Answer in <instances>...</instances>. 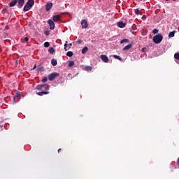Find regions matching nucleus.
Returning <instances> with one entry per match:
<instances>
[{"label":"nucleus","instance_id":"f257e3e1","mask_svg":"<svg viewBox=\"0 0 179 179\" xmlns=\"http://www.w3.org/2000/svg\"><path fill=\"white\" fill-rule=\"evenodd\" d=\"M34 5V0H29L25 6H24L23 11L24 12H28V10H30L31 8H33V6Z\"/></svg>","mask_w":179,"mask_h":179},{"label":"nucleus","instance_id":"f03ea898","mask_svg":"<svg viewBox=\"0 0 179 179\" xmlns=\"http://www.w3.org/2000/svg\"><path fill=\"white\" fill-rule=\"evenodd\" d=\"M36 90H42L44 92V90H50V85L48 84H44V85H38L36 87Z\"/></svg>","mask_w":179,"mask_h":179},{"label":"nucleus","instance_id":"7ed1b4c3","mask_svg":"<svg viewBox=\"0 0 179 179\" xmlns=\"http://www.w3.org/2000/svg\"><path fill=\"white\" fill-rule=\"evenodd\" d=\"M152 40L155 44H160L163 40V36L162 34H157L153 37Z\"/></svg>","mask_w":179,"mask_h":179},{"label":"nucleus","instance_id":"20e7f679","mask_svg":"<svg viewBox=\"0 0 179 179\" xmlns=\"http://www.w3.org/2000/svg\"><path fill=\"white\" fill-rule=\"evenodd\" d=\"M58 76H59V73H52L49 75L48 80H50V81H52L56 78H58Z\"/></svg>","mask_w":179,"mask_h":179},{"label":"nucleus","instance_id":"39448f33","mask_svg":"<svg viewBox=\"0 0 179 179\" xmlns=\"http://www.w3.org/2000/svg\"><path fill=\"white\" fill-rule=\"evenodd\" d=\"M48 23L50 26V30H54V29H55V23H54V21H52V20H49L48 21Z\"/></svg>","mask_w":179,"mask_h":179},{"label":"nucleus","instance_id":"423d86ee","mask_svg":"<svg viewBox=\"0 0 179 179\" xmlns=\"http://www.w3.org/2000/svg\"><path fill=\"white\" fill-rule=\"evenodd\" d=\"M101 59L103 61V62H105L106 64L108 62V57H107V55H101Z\"/></svg>","mask_w":179,"mask_h":179},{"label":"nucleus","instance_id":"0eeeda50","mask_svg":"<svg viewBox=\"0 0 179 179\" xmlns=\"http://www.w3.org/2000/svg\"><path fill=\"white\" fill-rule=\"evenodd\" d=\"M81 26L83 29H87V21H86V20H83L81 21Z\"/></svg>","mask_w":179,"mask_h":179},{"label":"nucleus","instance_id":"6e6552de","mask_svg":"<svg viewBox=\"0 0 179 179\" xmlns=\"http://www.w3.org/2000/svg\"><path fill=\"white\" fill-rule=\"evenodd\" d=\"M52 8V3H48L45 5V9H46L47 12H48V10H51Z\"/></svg>","mask_w":179,"mask_h":179},{"label":"nucleus","instance_id":"1a4fd4ad","mask_svg":"<svg viewBox=\"0 0 179 179\" xmlns=\"http://www.w3.org/2000/svg\"><path fill=\"white\" fill-rule=\"evenodd\" d=\"M52 19H53V21L55 22H59V20H61V15H54L52 17Z\"/></svg>","mask_w":179,"mask_h":179},{"label":"nucleus","instance_id":"9d476101","mask_svg":"<svg viewBox=\"0 0 179 179\" xmlns=\"http://www.w3.org/2000/svg\"><path fill=\"white\" fill-rule=\"evenodd\" d=\"M24 5V0H18V8H22Z\"/></svg>","mask_w":179,"mask_h":179},{"label":"nucleus","instance_id":"9b49d317","mask_svg":"<svg viewBox=\"0 0 179 179\" xmlns=\"http://www.w3.org/2000/svg\"><path fill=\"white\" fill-rule=\"evenodd\" d=\"M131 48H132V43L126 45V46L123 48V51H127V50H131Z\"/></svg>","mask_w":179,"mask_h":179},{"label":"nucleus","instance_id":"f8f14e48","mask_svg":"<svg viewBox=\"0 0 179 179\" xmlns=\"http://www.w3.org/2000/svg\"><path fill=\"white\" fill-rule=\"evenodd\" d=\"M16 3H17V0H14L13 1L10 2L9 3L10 8H13V6H16Z\"/></svg>","mask_w":179,"mask_h":179},{"label":"nucleus","instance_id":"ddd939ff","mask_svg":"<svg viewBox=\"0 0 179 179\" xmlns=\"http://www.w3.org/2000/svg\"><path fill=\"white\" fill-rule=\"evenodd\" d=\"M50 93L48 91H43V92H39L37 93L38 96H44V94H48Z\"/></svg>","mask_w":179,"mask_h":179},{"label":"nucleus","instance_id":"4468645a","mask_svg":"<svg viewBox=\"0 0 179 179\" xmlns=\"http://www.w3.org/2000/svg\"><path fill=\"white\" fill-rule=\"evenodd\" d=\"M118 27H120V29H124V27H125V23L122 22H119L117 23Z\"/></svg>","mask_w":179,"mask_h":179},{"label":"nucleus","instance_id":"2eb2a0df","mask_svg":"<svg viewBox=\"0 0 179 179\" xmlns=\"http://www.w3.org/2000/svg\"><path fill=\"white\" fill-rule=\"evenodd\" d=\"M51 64L53 66H57L58 62H57V59H52Z\"/></svg>","mask_w":179,"mask_h":179},{"label":"nucleus","instance_id":"dca6fc26","mask_svg":"<svg viewBox=\"0 0 179 179\" xmlns=\"http://www.w3.org/2000/svg\"><path fill=\"white\" fill-rule=\"evenodd\" d=\"M89 50V48L87 47H84L82 50V54H86L87 51Z\"/></svg>","mask_w":179,"mask_h":179},{"label":"nucleus","instance_id":"f3484780","mask_svg":"<svg viewBox=\"0 0 179 179\" xmlns=\"http://www.w3.org/2000/svg\"><path fill=\"white\" fill-rule=\"evenodd\" d=\"M134 13H136V15H142V11L141 10H139V8H136L134 10Z\"/></svg>","mask_w":179,"mask_h":179},{"label":"nucleus","instance_id":"a211bd4d","mask_svg":"<svg viewBox=\"0 0 179 179\" xmlns=\"http://www.w3.org/2000/svg\"><path fill=\"white\" fill-rule=\"evenodd\" d=\"M20 93H19V92H17L16 93V94H15V96H14V98H13V101H14V103H17V101H16V97H20Z\"/></svg>","mask_w":179,"mask_h":179},{"label":"nucleus","instance_id":"6ab92c4d","mask_svg":"<svg viewBox=\"0 0 179 179\" xmlns=\"http://www.w3.org/2000/svg\"><path fill=\"white\" fill-rule=\"evenodd\" d=\"M176 33V31H171V32L169 34V38L174 37Z\"/></svg>","mask_w":179,"mask_h":179},{"label":"nucleus","instance_id":"aec40b11","mask_svg":"<svg viewBox=\"0 0 179 179\" xmlns=\"http://www.w3.org/2000/svg\"><path fill=\"white\" fill-rule=\"evenodd\" d=\"M92 69H93V67H92L90 66H85V71L87 72H90V71H92Z\"/></svg>","mask_w":179,"mask_h":179},{"label":"nucleus","instance_id":"412c9836","mask_svg":"<svg viewBox=\"0 0 179 179\" xmlns=\"http://www.w3.org/2000/svg\"><path fill=\"white\" fill-rule=\"evenodd\" d=\"M22 43H29V38L28 37H25L24 38L21 39Z\"/></svg>","mask_w":179,"mask_h":179},{"label":"nucleus","instance_id":"4be33fe9","mask_svg":"<svg viewBox=\"0 0 179 179\" xmlns=\"http://www.w3.org/2000/svg\"><path fill=\"white\" fill-rule=\"evenodd\" d=\"M68 65H69V68H71V67L73 66V65H75V62L72 61V60L69 61Z\"/></svg>","mask_w":179,"mask_h":179},{"label":"nucleus","instance_id":"5701e85b","mask_svg":"<svg viewBox=\"0 0 179 179\" xmlns=\"http://www.w3.org/2000/svg\"><path fill=\"white\" fill-rule=\"evenodd\" d=\"M49 52L50 54H54L55 52V49H54V48H50Z\"/></svg>","mask_w":179,"mask_h":179},{"label":"nucleus","instance_id":"b1692460","mask_svg":"<svg viewBox=\"0 0 179 179\" xmlns=\"http://www.w3.org/2000/svg\"><path fill=\"white\" fill-rule=\"evenodd\" d=\"M67 57H73V52L69 51L66 52Z\"/></svg>","mask_w":179,"mask_h":179},{"label":"nucleus","instance_id":"393cba45","mask_svg":"<svg viewBox=\"0 0 179 179\" xmlns=\"http://www.w3.org/2000/svg\"><path fill=\"white\" fill-rule=\"evenodd\" d=\"M124 43H129V39H123L120 41V44H124Z\"/></svg>","mask_w":179,"mask_h":179},{"label":"nucleus","instance_id":"a878e982","mask_svg":"<svg viewBox=\"0 0 179 179\" xmlns=\"http://www.w3.org/2000/svg\"><path fill=\"white\" fill-rule=\"evenodd\" d=\"M114 58H115L116 59H119V61H122V59L121 58V57L118 56V55H113Z\"/></svg>","mask_w":179,"mask_h":179},{"label":"nucleus","instance_id":"bb28decb","mask_svg":"<svg viewBox=\"0 0 179 179\" xmlns=\"http://www.w3.org/2000/svg\"><path fill=\"white\" fill-rule=\"evenodd\" d=\"M44 47H45V48H48V47H50V43L49 42H45L44 43Z\"/></svg>","mask_w":179,"mask_h":179},{"label":"nucleus","instance_id":"cd10ccee","mask_svg":"<svg viewBox=\"0 0 179 179\" xmlns=\"http://www.w3.org/2000/svg\"><path fill=\"white\" fill-rule=\"evenodd\" d=\"M152 33L153 34H157V33H159V29H153Z\"/></svg>","mask_w":179,"mask_h":179},{"label":"nucleus","instance_id":"c85d7f7f","mask_svg":"<svg viewBox=\"0 0 179 179\" xmlns=\"http://www.w3.org/2000/svg\"><path fill=\"white\" fill-rule=\"evenodd\" d=\"M47 80H48V78H47V77H44V78L42 79L43 83H45V82H47Z\"/></svg>","mask_w":179,"mask_h":179},{"label":"nucleus","instance_id":"c756f323","mask_svg":"<svg viewBox=\"0 0 179 179\" xmlns=\"http://www.w3.org/2000/svg\"><path fill=\"white\" fill-rule=\"evenodd\" d=\"M174 58H176V59H179V53H176L174 55Z\"/></svg>","mask_w":179,"mask_h":179},{"label":"nucleus","instance_id":"7c9ffc66","mask_svg":"<svg viewBox=\"0 0 179 179\" xmlns=\"http://www.w3.org/2000/svg\"><path fill=\"white\" fill-rule=\"evenodd\" d=\"M66 47H68V41H66V43L64 44V50H65V51H68V50L66 49Z\"/></svg>","mask_w":179,"mask_h":179},{"label":"nucleus","instance_id":"2f4dec72","mask_svg":"<svg viewBox=\"0 0 179 179\" xmlns=\"http://www.w3.org/2000/svg\"><path fill=\"white\" fill-rule=\"evenodd\" d=\"M41 71H44V68L43 67H39L38 68V71L40 72Z\"/></svg>","mask_w":179,"mask_h":179},{"label":"nucleus","instance_id":"473e14b6","mask_svg":"<svg viewBox=\"0 0 179 179\" xmlns=\"http://www.w3.org/2000/svg\"><path fill=\"white\" fill-rule=\"evenodd\" d=\"M44 34L45 36H50V32L48 31H45Z\"/></svg>","mask_w":179,"mask_h":179},{"label":"nucleus","instance_id":"72a5a7b5","mask_svg":"<svg viewBox=\"0 0 179 179\" xmlns=\"http://www.w3.org/2000/svg\"><path fill=\"white\" fill-rule=\"evenodd\" d=\"M82 43H83V41H82V40L79 39V40L78 41V44H82Z\"/></svg>","mask_w":179,"mask_h":179},{"label":"nucleus","instance_id":"f704fd0d","mask_svg":"<svg viewBox=\"0 0 179 179\" xmlns=\"http://www.w3.org/2000/svg\"><path fill=\"white\" fill-rule=\"evenodd\" d=\"M5 29H6V30H9V26H8V25H6V27H5Z\"/></svg>","mask_w":179,"mask_h":179},{"label":"nucleus","instance_id":"c9c22d12","mask_svg":"<svg viewBox=\"0 0 179 179\" xmlns=\"http://www.w3.org/2000/svg\"><path fill=\"white\" fill-rule=\"evenodd\" d=\"M37 68V66L35 64L33 69H36Z\"/></svg>","mask_w":179,"mask_h":179},{"label":"nucleus","instance_id":"e433bc0d","mask_svg":"<svg viewBox=\"0 0 179 179\" xmlns=\"http://www.w3.org/2000/svg\"><path fill=\"white\" fill-rule=\"evenodd\" d=\"M177 164H178V166H179V158L177 160Z\"/></svg>","mask_w":179,"mask_h":179},{"label":"nucleus","instance_id":"4c0bfd02","mask_svg":"<svg viewBox=\"0 0 179 179\" xmlns=\"http://www.w3.org/2000/svg\"><path fill=\"white\" fill-rule=\"evenodd\" d=\"M145 50H146L145 48L142 49L143 52H145Z\"/></svg>","mask_w":179,"mask_h":179},{"label":"nucleus","instance_id":"58836bf2","mask_svg":"<svg viewBox=\"0 0 179 179\" xmlns=\"http://www.w3.org/2000/svg\"><path fill=\"white\" fill-rule=\"evenodd\" d=\"M61 150H62L61 148H59V149L58 150V151H57L58 153H59V152H61Z\"/></svg>","mask_w":179,"mask_h":179},{"label":"nucleus","instance_id":"ea45409f","mask_svg":"<svg viewBox=\"0 0 179 179\" xmlns=\"http://www.w3.org/2000/svg\"><path fill=\"white\" fill-rule=\"evenodd\" d=\"M143 17L144 19H146V15H143Z\"/></svg>","mask_w":179,"mask_h":179},{"label":"nucleus","instance_id":"a19ab883","mask_svg":"<svg viewBox=\"0 0 179 179\" xmlns=\"http://www.w3.org/2000/svg\"><path fill=\"white\" fill-rule=\"evenodd\" d=\"M69 46H70V47H72V43H69Z\"/></svg>","mask_w":179,"mask_h":179},{"label":"nucleus","instance_id":"79ce46f5","mask_svg":"<svg viewBox=\"0 0 179 179\" xmlns=\"http://www.w3.org/2000/svg\"><path fill=\"white\" fill-rule=\"evenodd\" d=\"M3 10H6V8L3 9Z\"/></svg>","mask_w":179,"mask_h":179},{"label":"nucleus","instance_id":"37998d69","mask_svg":"<svg viewBox=\"0 0 179 179\" xmlns=\"http://www.w3.org/2000/svg\"><path fill=\"white\" fill-rule=\"evenodd\" d=\"M166 1H169V0H166Z\"/></svg>","mask_w":179,"mask_h":179}]
</instances>
